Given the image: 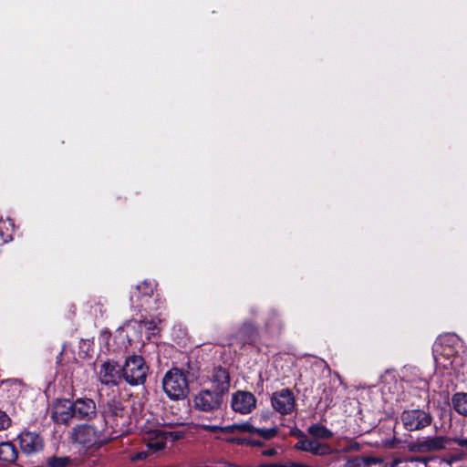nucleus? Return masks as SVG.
I'll return each mask as SVG.
<instances>
[{
	"label": "nucleus",
	"instance_id": "nucleus-19",
	"mask_svg": "<svg viewBox=\"0 0 467 467\" xmlns=\"http://www.w3.org/2000/svg\"><path fill=\"white\" fill-rule=\"evenodd\" d=\"M256 338V332L251 324H244V326L236 333V339L240 341V344H251L254 342Z\"/></svg>",
	"mask_w": 467,
	"mask_h": 467
},
{
	"label": "nucleus",
	"instance_id": "nucleus-25",
	"mask_svg": "<svg viewBox=\"0 0 467 467\" xmlns=\"http://www.w3.org/2000/svg\"><path fill=\"white\" fill-rule=\"evenodd\" d=\"M254 433L258 434L260 437H262L265 440H269L276 435L277 429L276 428H271V429H256L255 428V431H254Z\"/></svg>",
	"mask_w": 467,
	"mask_h": 467
},
{
	"label": "nucleus",
	"instance_id": "nucleus-35",
	"mask_svg": "<svg viewBox=\"0 0 467 467\" xmlns=\"http://www.w3.org/2000/svg\"><path fill=\"white\" fill-rule=\"evenodd\" d=\"M246 442L252 446H261L262 443L258 441L247 440Z\"/></svg>",
	"mask_w": 467,
	"mask_h": 467
},
{
	"label": "nucleus",
	"instance_id": "nucleus-16",
	"mask_svg": "<svg viewBox=\"0 0 467 467\" xmlns=\"http://www.w3.org/2000/svg\"><path fill=\"white\" fill-rule=\"evenodd\" d=\"M150 435L154 436V439H149L148 447L155 451H160L165 447L168 438L175 440L181 437L178 432H167L160 429L153 431Z\"/></svg>",
	"mask_w": 467,
	"mask_h": 467
},
{
	"label": "nucleus",
	"instance_id": "nucleus-24",
	"mask_svg": "<svg viewBox=\"0 0 467 467\" xmlns=\"http://www.w3.org/2000/svg\"><path fill=\"white\" fill-rule=\"evenodd\" d=\"M72 460L67 456H52L47 459V467H68Z\"/></svg>",
	"mask_w": 467,
	"mask_h": 467
},
{
	"label": "nucleus",
	"instance_id": "nucleus-18",
	"mask_svg": "<svg viewBox=\"0 0 467 467\" xmlns=\"http://www.w3.org/2000/svg\"><path fill=\"white\" fill-rule=\"evenodd\" d=\"M382 464V458L375 456H361L349 459L345 467H376Z\"/></svg>",
	"mask_w": 467,
	"mask_h": 467
},
{
	"label": "nucleus",
	"instance_id": "nucleus-21",
	"mask_svg": "<svg viewBox=\"0 0 467 467\" xmlns=\"http://www.w3.org/2000/svg\"><path fill=\"white\" fill-rule=\"evenodd\" d=\"M451 404L457 413L467 417V393H455L451 398Z\"/></svg>",
	"mask_w": 467,
	"mask_h": 467
},
{
	"label": "nucleus",
	"instance_id": "nucleus-9",
	"mask_svg": "<svg viewBox=\"0 0 467 467\" xmlns=\"http://www.w3.org/2000/svg\"><path fill=\"white\" fill-rule=\"evenodd\" d=\"M20 449L26 455L41 451L44 448L43 438L36 431H25L17 436Z\"/></svg>",
	"mask_w": 467,
	"mask_h": 467
},
{
	"label": "nucleus",
	"instance_id": "nucleus-28",
	"mask_svg": "<svg viewBox=\"0 0 467 467\" xmlns=\"http://www.w3.org/2000/svg\"><path fill=\"white\" fill-rule=\"evenodd\" d=\"M452 441L462 448L467 449V438L464 437H455L452 439Z\"/></svg>",
	"mask_w": 467,
	"mask_h": 467
},
{
	"label": "nucleus",
	"instance_id": "nucleus-12",
	"mask_svg": "<svg viewBox=\"0 0 467 467\" xmlns=\"http://www.w3.org/2000/svg\"><path fill=\"white\" fill-rule=\"evenodd\" d=\"M75 417L73 402L58 400L53 406L52 418L58 424H67Z\"/></svg>",
	"mask_w": 467,
	"mask_h": 467
},
{
	"label": "nucleus",
	"instance_id": "nucleus-17",
	"mask_svg": "<svg viewBox=\"0 0 467 467\" xmlns=\"http://www.w3.org/2000/svg\"><path fill=\"white\" fill-rule=\"evenodd\" d=\"M212 381L214 390L220 391L222 395L228 391L230 382L228 372L225 369L221 368L214 369Z\"/></svg>",
	"mask_w": 467,
	"mask_h": 467
},
{
	"label": "nucleus",
	"instance_id": "nucleus-5",
	"mask_svg": "<svg viewBox=\"0 0 467 467\" xmlns=\"http://www.w3.org/2000/svg\"><path fill=\"white\" fill-rule=\"evenodd\" d=\"M400 420L405 430L416 431L423 430L432 422L431 415L420 409L404 410L400 415Z\"/></svg>",
	"mask_w": 467,
	"mask_h": 467
},
{
	"label": "nucleus",
	"instance_id": "nucleus-36",
	"mask_svg": "<svg viewBox=\"0 0 467 467\" xmlns=\"http://www.w3.org/2000/svg\"><path fill=\"white\" fill-rule=\"evenodd\" d=\"M295 467H306V466H305V465H301V464H298V465H296V466H295Z\"/></svg>",
	"mask_w": 467,
	"mask_h": 467
},
{
	"label": "nucleus",
	"instance_id": "nucleus-38",
	"mask_svg": "<svg viewBox=\"0 0 467 467\" xmlns=\"http://www.w3.org/2000/svg\"><path fill=\"white\" fill-rule=\"evenodd\" d=\"M451 349H449V351L447 352V355H450V354H451Z\"/></svg>",
	"mask_w": 467,
	"mask_h": 467
},
{
	"label": "nucleus",
	"instance_id": "nucleus-22",
	"mask_svg": "<svg viewBox=\"0 0 467 467\" xmlns=\"http://www.w3.org/2000/svg\"><path fill=\"white\" fill-rule=\"evenodd\" d=\"M307 433L316 440H328L333 437V432L320 424H313L308 427Z\"/></svg>",
	"mask_w": 467,
	"mask_h": 467
},
{
	"label": "nucleus",
	"instance_id": "nucleus-27",
	"mask_svg": "<svg viewBox=\"0 0 467 467\" xmlns=\"http://www.w3.org/2000/svg\"><path fill=\"white\" fill-rule=\"evenodd\" d=\"M11 420L9 416L3 410H0V431L9 427Z\"/></svg>",
	"mask_w": 467,
	"mask_h": 467
},
{
	"label": "nucleus",
	"instance_id": "nucleus-15",
	"mask_svg": "<svg viewBox=\"0 0 467 467\" xmlns=\"http://www.w3.org/2000/svg\"><path fill=\"white\" fill-rule=\"evenodd\" d=\"M75 417L83 420H91L97 415L95 402L90 399H78L73 402Z\"/></svg>",
	"mask_w": 467,
	"mask_h": 467
},
{
	"label": "nucleus",
	"instance_id": "nucleus-30",
	"mask_svg": "<svg viewBox=\"0 0 467 467\" xmlns=\"http://www.w3.org/2000/svg\"><path fill=\"white\" fill-rule=\"evenodd\" d=\"M221 431L223 433H236L235 423L226 426H221Z\"/></svg>",
	"mask_w": 467,
	"mask_h": 467
},
{
	"label": "nucleus",
	"instance_id": "nucleus-29",
	"mask_svg": "<svg viewBox=\"0 0 467 467\" xmlns=\"http://www.w3.org/2000/svg\"><path fill=\"white\" fill-rule=\"evenodd\" d=\"M202 427L203 430L208 431L210 432L221 431V426L220 425L202 424Z\"/></svg>",
	"mask_w": 467,
	"mask_h": 467
},
{
	"label": "nucleus",
	"instance_id": "nucleus-8",
	"mask_svg": "<svg viewBox=\"0 0 467 467\" xmlns=\"http://www.w3.org/2000/svg\"><path fill=\"white\" fill-rule=\"evenodd\" d=\"M271 404L273 409L282 415L290 414L296 407V399L288 389H283L272 394Z\"/></svg>",
	"mask_w": 467,
	"mask_h": 467
},
{
	"label": "nucleus",
	"instance_id": "nucleus-2",
	"mask_svg": "<svg viewBox=\"0 0 467 467\" xmlns=\"http://www.w3.org/2000/svg\"><path fill=\"white\" fill-rule=\"evenodd\" d=\"M102 419L99 420L111 432V438L125 433L130 424V416L121 401L110 400L102 405Z\"/></svg>",
	"mask_w": 467,
	"mask_h": 467
},
{
	"label": "nucleus",
	"instance_id": "nucleus-13",
	"mask_svg": "<svg viewBox=\"0 0 467 467\" xmlns=\"http://www.w3.org/2000/svg\"><path fill=\"white\" fill-rule=\"evenodd\" d=\"M447 439L442 436L434 437H422L418 439L414 444L417 451L427 453L431 451H438L445 448Z\"/></svg>",
	"mask_w": 467,
	"mask_h": 467
},
{
	"label": "nucleus",
	"instance_id": "nucleus-33",
	"mask_svg": "<svg viewBox=\"0 0 467 467\" xmlns=\"http://www.w3.org/2000/svg\"><path fill=\"white\" fill-rule=\"evenodd\" d=\"M399 462L398 461H394V462H385L383 460H382V464H377L376 467H396L398 465Z\"/></svg>",
	"mask_w": 467,
	"mask_h": 467
},
{
	"label": "nucleus",
	"instance_id": "nucleus-34",
	"mask_svg": "<svg viewBox=\"0 0 467 467\" xmlns=\"http://www.w3.org/2000/svg\"><path fill=\"white\" fill-rule=\"evenodd\" d=\"M142 324L149 330H154L155 327H156L153 321H150V322L143 321Z\"/></svg>",
	"mask_w": 467,
	"mask_h": 467
},
{
	"label": "nucleus",
	"instance_id": "nucleus-14",
	"mask_svg": "<svg viewBox=\"0 0 467 467\" xmlns=\"http://www.w3.org/2000/svg\"><path fill=\"white\" fill-rule=\"evenodd\" d=\"M99 380L103 384L118 383V380L122 377L118 364L114 361L104 362L99 371Z\"/></svg>",
	"mask_w": 467,
	"mask_h": 467
},
{
	"label": "nucleus",
	"instance_id": "nucleus-20",
	"mask_svg": "<svg viewBox=\"0 0 467 467\" xmlns=\"http://www.w3.org/2000/svg\"><path fill=\"white\" fill-rule=\"evenodd\" d=\"M18 452L16 446L11 442L0 443V461L5 462H15L17 459Z\"/></svg>",
	"mask_w": 467,
	"mask_h": 467
},
{
	"label": "nucleus",
	"instance_id": "nucleus-32",
	"mask_svg": "<svg viewBox=\"0 0 467 467\" xmlns=\"http://www.w3.org/2000/svg\"><path fill=\"white\" fill-rule=\"evenodd\" d=\"M147 456H148V453L146 451H141V452H138V453L132 454L130 456V459H131V461L135 462V461L143 460Z\"/></svg>",
	"mask_w": 467,
	"mask_h": 467
},
{
	"label": "nucleus",
	"instance_id": "nucleus-4",
	"mask_svg": "<svg viewBox=\"0 0 467 467\" xmlns=\"http://www.w3.org/2000/svg\"><path fill=\"white\" fill-rule=\"evenodd\" d=\"M148 371L144 358L140 355H132L126 358L121 376L130 385L137 386L145 382Z\"/></svg>",
	"mask_w": 467,
	"mask_h": 467
},
{
	"label": "nucleus",
	"instance_id": "nucleus-10",
	"mask_svg": "<svg viewBox=\"0 0 467 467\" xmlns=\"http://www.w3.org/2000/svg\"><path fill=\"white\" fill-rule=\"evenodd\" d=\"M155 288L156 285L150 281H145L137 285V296L140 301L138 306L146 311L158 308L157 299L154 296Z\"/></svg>",
	"mask_w": 467,
	"mask_h": 467
},
{
	"label": "nucleus",
	"instance_id": "nucleus-3",
	"mask_svg": "<svg viewBox=\"0 0 467 467\" xmlns=\"http://www.w3.org/2000/svg\"><path fill=\"white\" fill-rule=\"evenodd\" d=\"M162 388L172 400H184L189 393L186 375L179 368H172L165 374L162 379Z\"/></svg>",
	"mask_w": 467,
	"mask_h": 467
},
{
	"label": "nucleus",
	"instance_id": "nucleus-26",
	"mask_svg": "<svg viewBox=\"0 0 467 467\" xmlns=\"http://www.w3.org/2000/svg\"><path fill=\"white\" fill-rule=\"evenodd\" d=\"M235 431L236 432H248V433H254L255 431V428L252 426L249 422H243V423H235Z\"/></svg>",
	"mask_w": 467,
	"mask_h": 467
},
{
	"label": "nucleus",
	"instance_id": "nucleus-1",
	"mask_svg": "<svg viewBox=\"0 0 467 467\" xmlns=\"http://www.w3.org/2000/svg\"><path fill=\"white\" fill-rule=\"evenodd\" d=\"M73 442L86 449H99L111 438V432L99 420L75 426L71 431Z\"/></svg>",
	"mask_w": 467,
	"mask_h": 467
},
{
	"label": "nucleus",
	"instance_id": "nucleus-23",
	"mask_svg": "<svg viewBox=\"0 0 467 467\" xmlns=\"http://www.w3.org/2000/svg\"><path fill=\"white\" fill-rule=\"evenodd\" d=\"M455 341H457V337L455 335L452 334L443 335L438 338V340L435 342L433 346V354L436 363L439 362L438 353L440 352L441 348L443 345L449 346L451 344H453Z\"/></svg>",
	"mask_w": 467,
	"mask_h": 467
},
{
	"label": "nucleus",
	"instance_id": "nucleus-11",
	"mask_svg": "<svg viewBox=\"0 0 467 467\" xmlns=\"http://www.w3.org/2000/svg\"><path fill=\"white\" fill-rule=\"evenodd\" d=\"M256 406L254 395L248 391H237L232 397V408L235 412L248 414Z\"/></svg>",
	"mask_w": 467,
	"mask_h": 467
},
{
	"label": "nucleus",
	"instance_id": "nucleus-6",
	"mask_svg": "<svg viewBox=\"0 0 467 467\" xmlns=\"http://www.w3.org/2000/svg\"><path fill=\"white\" fill-rule=\"evenodd\" d=\"M223 396L214 389H202L194 398L195 408L207 412L216 411L222 406Z\"/></svg>",
	"mask_w": 467,
	"mask_h": 467
},
{
	"label": "nucleus",
	"instance_id": "nucleus-7",
	"mask_svg": "<svg viewBox=\"0 0 467 467\" xmlns=\"http://www.w3.org/2000/svg\"><path fill=\"white\" fill-rule=\"evenodd\" d=\"M295 448L305 452H309L316 456L328 455L333 451L331 447L327 443L320 442L314 438H308L305 433L301 431L298 435V441L295 444Z\"/></svg>",
	"mask_w": 467,
	"mask_h": 467
},
{
	"label": "nucleus",
	"instance_id": "nucleus-31",
	"mask_svg": "<svg viewBox=\"0 0 467 467\" xmlns=\"http://www.w3.org/2000/svg\"><path fill=\"white\" fill-rule=\"evenodd\" d=\"M277 452H278V449L277 448L271 447V448H268L266 450H264L262 451V454L265 455V456H267V457H272V456L276 455Z\"/></svg>",
	"mask_w": 467,
	"mask_h": 467
},
{
	"label": "nucleus",
	"instance_id": "nucleus-37",
	"mask_svg": "<svg viewBox=\"0 0 467 467\" xmlns=\"http://www.w3.org/2000/svg\"><path fill=\"white\" fill-rule=\"evenodd\" d=\"M104 337H109V334L108 333H104L103 334Z\"/></svg>",
	"mask_w": 467,
	"mask_h": 467
}]
</instances>
